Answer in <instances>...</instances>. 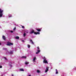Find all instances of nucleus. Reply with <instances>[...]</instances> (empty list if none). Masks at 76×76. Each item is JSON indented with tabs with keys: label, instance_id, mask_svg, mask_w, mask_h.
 <instances>
[{
	"label": "nucleus",
	"instance_id": "1",
	"mask_svg": "<svg viewBox=\"0 0 76 76\" xmlns=\"http://www.w3.org/2000/svg\"><path fill=\"white\" fill-rule=\"evenodd\" d=\"M3 10H1V9H0V18L3 17Z\"/></svg>",
	"mask_w": 76,
	"mask_h": 76
},
{
	"label": "nucleus",
	"instance_id": "2",
	"mask_svg": "<svg viewBox=\"0 0 76 76\" xmlns=\"http://www.w3.org/2000/svg\"><path fill=\"white\" fill-rule=\"evenodd\" d=\"M43 59L44 60L43 61V63H48V62H47V60H46V58H45V57H44L43 58Z\"/></svg>",
	"mask_w": 76,
	"mask_h": 76
},
{
	"label": "nucleus",
	"instance_id": "3",
	"mask_svg": "<svg viewBox=\"0 0 76 76\" xmlns=\"http://www.w3.org/2000/svg\"><path fill=\"white\" fill-rule=\"evenodd\" d=\"M7 45H8V46H10V45H13V43H11L10 42H7Z\"/></svg>",
	"mask_w": 76,
	"mask_h": 76
},
{
	"label": "nucleus",
	"instance_id": "4",
	"mask_svg": "<svg viewBox=\"0 0 76 76\" xmlns=\"http://www.w3.org/2000/svg\"><path fill=\"white\" fill-rule=\"evenodd\" d=\"M34 32H35V30H34L32 29L31 31L30 32V34H33V33H34Z\"/></svg>",
	"mask_w": 76,
	"mask_h": 76
},
{
	"label": "nucleus",
	"instance_id": "5",
	"mask_svg": "<svg viewBox=\"0 0 76 76\" xmlns=\"http://www.w3.org/2000/svg\"><path fill=\"white\" fill-rule=\"evenodd\" d=\"M34 34L35 35H37V34H38V35H39L40 34V32H35L34 33Z\"/></svg>",
	"mask_w": 76,
	"mask_h": 76
},
{
	"label": "nucleus",
	"instance_id": "6",
	"mask_svg": "<svg viewBox=\"0 0 76 76\" xmlns=\"http://www.w3.org/2000/svg\"><path fill=\"white\" fill-rule=\"evenodd\" d=\"M36 60V57H34L33 59V61L34 63H35V60Z\"/></svg>",
	"mask_w": 76,
	"mask_h": 76
},
{
	"label": "nucleus",
	"instance_id": "7",
	"mask_svg": "<svg viewBox=\"0 0 76 76\" xmlns=\"http://www.w3.org/2000/svg\"><path fill=\"white\" fill-rule=\"evenodd\" d=\"M15 39H19V37L18 36H16L15 37Z\"/></svg>",
	"mask_w": 76,
	"mask_h": 76
},
{
	"label": "nucleus",
	"instance_id": "8",
	"mask_svg": "<svg viewBox=\"0 0 76 76\" xmlns=\"http://www.w3.org/2000/svg\"><path fill=\"white\" fill-rule=\"evenodd\" d=\"M30 42L32 44H34V42L33 41H32V40H30Z\"/></svg>",
	"mask_w": 76,
	"mask_h": 76
},
{
	"label": "nucleus",
	"instance_id": "9",
	"mask_svg": "<svg viewBox=\"0 0 76 76\" xmlns=\"http://www.w3.org/2000/svg\"><path fill=\"white\" fill-rule=\"evenodd\" d=\"M2 38L4 40H6V37H5V36H2Z\"/></svg>",
	"mask_w": 76,
	"mask_h": 76
},
{
	"label": "nucleus",
	"instance_id": "10",
	"mask_svg": "<svg viewBox=\"0 0 76 76\" xmlns=\"http://www.w3.org/2000/svg\"><path fill=\"white\" fill-rule=\"evenodd\" d=\"M40 52V50H37V52H36V54H38V53H39V52Z\"/></svg>",
	"mask_w": 76,
	"mask_h": 76
},
{
	"label": "nucleus",
	"instance_id": "11",
	"mask_svg": "<svg viewBox=\"0 0 76 76\" xmlns=\"http://www.w3.org/2000/svg\"><path fill=\"white\" fill-rule=\"evenodd\" d=\"M20 71H22V72H24V70L23 69H20Z\"/></svg>",
	"mask_w": 76,
	"mask_h": 76
},
{
	"label": "nucleus",
	"instance_id": "12",
	"mask_svg": "<svg viewBox=\"0 0 76 76\" xmlns=\"http://www.w3.org/2000/svg\"><path fill=\"white\" fill-rule=\"evenodd\" d=\"M36 30L37 31H39V32H40L41 29H38L37 28H36Z\"/></svg>",
	"mask_w": 76,
	"mask_h": 76
},
{
	"label": "nucleus",
	"instance_id": "13",
	"mask_svg": "<svg viewBox=\"0 0 76 76\" xmlns=\"http://www.w3.org/2000/svg\"><path fill=\"white\" fill-rule=\"evenodd\" d=\"M29 63L27 61H26L25 62V64H29Z\"/></svg>",
	"mask_w": 76,
	"mask_h": 76
},
{
	"label": "nucleus",
	"instance_id": "14",
	"mask_svg": "<svg viewBox=\"0 0 76 76\" xmlns=\"http://www.w3.org/2000/svg\"><path fill=\"white\" fill-rule=\"evenodd\" d=\"M8 16L9 18H11V17H12V15L11 14H9L8 15Z\"/></svg>",
	"mask_w": 76,
	"mask_h": 76
},
{
	"label": "nucleus",
	"instance_id": "15",
	"mask_svg": "<svg viewBox=\"0 0 76 76\" xmlns=\"http://www.w3.org/2000/svg\"><path fill=\"white\" fill-rule=\"evenodd\" d=\"M47 71H48V68H46V70L45 71V73H47Z\"/></svg>",
	"mask_w": 76,
	"mask_h": 76
},
{
	"label": "nucleus",
	"instance_id": "16",
	"mask_svg": "<svg viewBox=\"0 0 76 76\" xmlns=\"http://www.w3.org/2000/svg\"><path fill=\"white\" fill-rule=\"evenodd\" d=\"M56 74H58V71H57V69H56Z\"/></svg>",
	"mask_w": 76,
	"mask_h": 76
},
{
	"label": "nucleus",
	"instance_id": "17",
	"mask_svg": "<svg viewBox=\"0 0 76 76\" xmlns=\"http://www.w3.org/2000/svg\"><path fill=\"white\" fill-rule=\"evenodd\" d=\"M22 58H26V56H23L22 57Z\"/></svg>",
	"mask_w": 76,
	"mask_h": 76
},
{
	"label": "nucleus",
	"instance_id": "18",
	"mask_svg": "<svg viewBox=\"0 0 76 76\" xmlns=\"http://www.w3.org/2000/svg\"><path fill=\"white\" fill-rule=\"evenodd\" d=\"M25 32H26V33H28V32H29V31H28V30H26L25 31Z\"/></svg>",
	"mask_w": 76,
	"mask_h": 76
},
{
	"label": "nucleus",
	"instance_id": "19",
	"mask_svg": "<svg viewBox=\"0 0 76 76\" xmlns=\"http://www.w3.org/2000/svg\"><path fill=\"white\" fill-rule=\"evenodd\" d=\"M10 53L11 54H13V52H12V51H10Z\"/></svg>",
	"mask_w": 76,
	"mask_h": 76
},
{
	"label": "nucleus",
	"instance_id": "20",
	"mask_svg": "<svg viewBox=\"0 0 76 76\" xmlns=\"http://www.w3.org/2000/svg\"><path fill=\"white\" fill-rule=\"evenodd\" d=\"M37 73H40V71L39 70H37Z\"/></svg>",
	"mask_w": 76,
	"mask_h": 76
},
{
	"label": "nucleus",
	"instance_id": "21",
	"mask_svg": "<svg viewBox=\"0 0 76 76\" xmlns=\"http://www.w3.org/2000/svg\"><path fill=\"white\" fill-rule=\"evenodd\" d=\"M9 66H10V67H12V65L11 64H9Z\"/></svg>",
	"mask_w": 76,
	"mask_h": 76
},
{
	"label": "nucleus",
	"instance_id": "22",
	"mask_svg": "<svg viewBox=\"0 0 76 76\" xmlns=\"http://www.w3.org/2000/svg\"><path fill=\"white\" fill-rule=\"evenodd\" d=\"M28 48H30V45H28Z\"/></svg>",
	"mask_w": 76,
	"mask_h": 76
},
{
	"label": "nucleus",
	"instance_id": "23",
	"mask_svg": "<svg viewBox=\"0 0 76 76\" xmlns=\"http://www.w3.org/2000/svg\"><path fill=\"white\" fill-rule=\"evenodd\" d=\"M26 36V33H24V34H23V36L24 37H25V36Z\"/></svg>",
	"mask_w": 76,
	"mask_h": 76
},
{
	"label": "nucleus",
	"instance_id": "24",
	"mask_svg": "<svg viewBox=\"0 0 76 76\" xmlns=\"http://www.w3.org/2000/svg\"><path fill=\"white\" fill-rule=\"evenodd\" d=\"M3 49L4 50H7V49H6V48H3Z\"/></svg>",
	"mask_w": 76,
	"mask_h": 76
},
{
	"label": "nucleus",
	"instance_id": "25",
	"mask_svg": "<svg viewBox=\"0 0 76 76\" xmlns=\"http://www.w3.org/2000/svg\"><path fill=\"white\" fill-rule=\"evenodd\" d=\"M21 26H22V28H25V27L23 26H22V25H21Z\"/></svg>",
	"mask_w": 76,
	"mask_h": 76
},
{
	"label": "nucleus",
	"instance_id": "26",
	"mask_svg": "<svg viewBox=\"0 0 76 76\" xmlns=\"http://www.w3.org/2000/svg\"><path fill=\"white\" fill-rule=\"evenodd\" d=\"M15 30H16V27H15L13 29V30L15 31Z\"/></svg>",
	"mask_w": 76,
	"mask_h": 76
},
{
	"label": "nucleus",
	"instance_id": "27",
	"mask_svg": "<svg viewBox=\"0 0 76 76\" xmlns=\"http://www.w3.org/2000/svg\"><path fill=\"white\" fill-rule=\"evenodd\" d=\"M4 59H5V60H7L6 57H4Z\"/></svg>",
	"mask_w": 76,
	"mask_h": 76
},
{
	"label": "nucleus",
	"instance_id": "28",
	"mask_svg": "<svg viewBox=\"0 0 76 76\" xmlns=\"http://www.w3.org/2000/svg\"><path fill=\"white\" fill-rule=\"evenodd\" d=\"M37 48L38 50H39V47H37Z\"/></svg>",
	"mask_w": 76,
	"mask_h": 76
},
{
	"label": "nucleus",
	"instance_id": "29",
	"mask_svg": "<svg viewBox=\"0 0 76 76\" xmlns=\"http://www.w3.org/2000/svg\"><path fill=\"white\" fill-rule=\"evenodd\" d=\"M10 32H11V33H13V31H11Z\"/></svg>",
	"mask_w": 76,
	"mask_h": 76
},
{
	"label": "nucleus",
	"instance_id": "30",
	"mask_svg": "<svg viewBox=\"0 0 76 76\" xmlns=\"http://www.w3.org/2000/svg\"><path fill=\"white\" fill-rule=\"evenodd\" d=\"M0 68H2V66H1H1H0Z\"/></svg>",
	"mask_w": 76,
	"mask_h": 76
},
{
	"label": "nucleus",
	"instance_id": "31",
	"mask_svg": "<svg viewBox=\"0 0 76 76\" xmlns=\"http://www.w3.org/2000/svg\"><path fill=\"white\" fill-rule=\"evenodd\" d=\"M22 41H23V42H24V40H22Z\"/></svg>",
	"mask_w": 76,
	"mask_h": 76
},
{
	"label": "nucleus",
	"instance_id": "32",
	"mask_svg": "<svg viewBox=\"0 0 76 76\" xmlns=\"http://www.w3.org/2000/svg\"><path fill=\"white\" fill-rule=\"evenodd\" d=\"M7 53H9V52H8V51H7V52H6Z\"/></svg>",
	"mask_w": 76,
	"mask_h": 76
},
{
	"label": "nucleus",
	"instance_id": "33",
	"mask_svg": "<svg viewBox=\"0 0 76 76\" xmlns=\"http://www.w3.org/2000/svg\"><path fill=\"white\" fill-rule=\"evenodd\" d=\"M12 76H13V75L12 74Z\"/></svg>",
	"mask_w": 76,
	"mask_h": 76
},
{
	"label": "nucleus",
	"instance_id": "34",
	"mask_svg": "<svg viewBox=\"0 0 76 76\" xmlns=\"http://www.w3.org/2000/svg\"><path fill=\"white\" fill-rule=\"evenodd\" d=\"M10 64H12V63H11V62L10 63Z\"/></svg>",
	"mask_w": 76,
	"mask_h": 76
},
{
	"label": "nucleus",
	"instance_id": "35",
	"mask_svg": "<svg viewBox=\"0 0 76 76\" xmlns=\"http://www.w3.org/2000/svg\"><path fill=\"white\" fill-rule=\"evenodd\" d=\"M48 68H49V67H48Z\"/></svg>",
	"mask_w": 76,
	"mask_h": 76
},
{
	"label": "nucleus",
	"instance_id": "36",
	"mask_svg": "<svg viewBox=\"0 0 76 76\" xmlns=\"http://www.w3.org/2000/svg\"><path fill=\"white\" fill-rule=\"evenodd\" d=\"M0 45H1V43H0Z\"/></svg>",
	"mask_w": 76,
	"mask_h": 76
}]
</instances>
